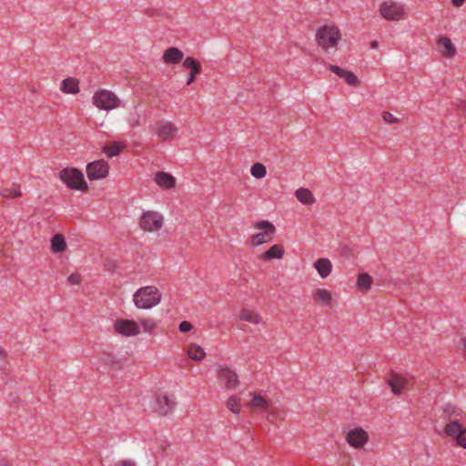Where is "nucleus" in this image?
<instances>
[{"mask_svg": "<svg viewBox=\"0 0 466 466\" xmlns=\"http://www.w3.org/2000/svg\"><path fill=\"white\" fill-rule=\"evenodd\" d=\"M103 360L106 364L110 365L114 369H118L121 366V360H116V358L112 354H105Z\"/></svg>", "mask_w": 466, "mask_h": 466, "instance_id": "35", "label": "nucleus"}, {"mask_svg": "<svg viewBox=\"0 0 466 466\" xmlns=\"http://www.w3.org/2000/svg\"><path fill=\"white\" fill-rule=\"evenodd\" d=\"M270 417H271V414H268V420H271V418H270Z\"/></svg>", "mask_w": 466, "mask_h": 466, "instance_id": "50", "label": "nucleus"}, {"mask_svg": "<svg viewBox=\"0 0 466 466\" xmlns=\"http://www.w3.org/2000/svg\"><path fill=\"white\" fill-rule=\"evenodd\" d=\"M187 354L190 359L197 361L201 360L206 355L204 350L196 344H192L188 347Z\"/></svg>", "mask_w": 466, "mask_h": 466, "instance_id": "29", "label": "nucleus"}, {"mask_svg": "<svg viewBox=\"0 0 466 466\" xmlns=\"http://www.w3.org/2000/svg\"><path fill=\"white\" fill-rule=\"evenodd\" d=\"M161 295L158 289L152 286H147L138 289L134 296L133 300L138 309H148L160 302Z\"/></svg>", "mask_w": 466, "mask_h": 466, "instance_id": "1", "label": "nucleus"}, {"mask_svg": "<svg viewBox=\"0 0 466 466\" xmlns=\"http://www.w3.org/2000/svg\"><path fill=\"white\" fill-rule=\"evenodd\" d=\"M367 433L362 429L351 430L347 434V441L355 448L362 447L367 441Z\"/></svg>", "mask_w": 466, "mask_h": 466, "instance_id": "13", "label": "nucleus"}, {"mask_svg": "<svg viewBox=\"0 0 466 466\" xmlns=\"http://www.w3.org/2000/svg\"><path fill=\"white\" fill-rule=\"evenodd\" d=\"M183 52L177 47L167 48L163 56L167 63H177L183 58Z\"/></svg>", "mask_w": 466, "mask_h": 466, "instance_id": "21", "label": "nucleus"}, {"mask_svg": "<svg viewBox=\"0 0 466 466\" xmlns=\"http://www.w3.org/2000/svg\"><path fill=\"white\" fill-rule=\"evenodd\" d=\"M444 432L456 440L459 446L466 449V429L455 419L446 424Z\"/></svg>", "mask_w": 466, "mask_h": 466, "instance_id": "6", "label": "nucleus"}, {"mask_svg": "<svg viewBox=\"0 0 466 466\" xmlns=\"http://www.w3.org/2000/svg\"><path fill=\"white\" fill-rule=\"evenodd\" d=\"M382 118L385 122L389 124L398 123L399 119L395 117L390 112H382Z\"/></svg>", "mask_w": 466, "mask_h": 466, "instance_id": "37", "label": "nucleus"}, {"mask_svg": "<svg viewBox=\"0 0 466 466\" xmlns=\"http://www.w3.org/2000/svg\"><path fill=\"white\" fill-rule=\"evenodd\" d=\"M284 254V249L281 245L276 244L273 245L269 249H268L263 254L264 259H271V258H281Z\"/></svg>", "mask_w": 466, "mask_h": 466, "instance_id": "27", "label": "nucleus"}, {"mask_svg": "<svg viewBox=\"0 0 466 466\" xmlns=\"http://www.w3.org/2000/svg\"><path fill=\"white\" fill-rule=\"evenodd\" d=\"M192 329H193V326H192V324H191L190 322H188V321H186V320H185V321L180 322V324H179V330H180L181 332L186 333V332L190 331Z\"/></svg>", "mask_w": 466, "mask_h": 466, "instance_id": "39", "label": "nucleus"}, {"mask_svg": "<svg viewBox=\"0 0 466 466\" xmlns=\"http://www.w3.org/2000/svg\"><path fill=\"white\" fill-rule=\"evenodd\" d=\"M438 48L440 52L447 57H451L455 55V47L451 41L447 37L440 38L438 42Z\"/></svg>", "mask_w": 466, "mask_h": 466, "instance_id": "19", "label": "nucleus"}, {"mask_svg": "<svg viewBox=\"0 0 466 466\" xmlns=\"http://www.w3.org/2000/svg\"><path fill=\"white\" fill-rule=\"evenodd\" d=\"M162 224L163 217L157 212H146L140 219L141 228L148 231L158 230L162 227Z\"/></svg>", "mask_w": 466, "mask_h": 466, "instance_id": "7", "label": "nucleus"}, {"mask_svg": "<svg viewBox=\"0 0 466 466\" xmlns=\"http://www.w3.org/2000/svg\"><path fill=\"white\" fill-rule=\"evenodd\" d=\"M0 466H8L7 461L1 460L0 461Z\"/></svg>", "mask_w": 466, "mask_h": 466, "instance_id": "47", "label": "nucleus"}, {"mask_svg": "<svg viewBox=\"0 0 466 466\" xmlns=\"http://www.w3.org/2000/svg\"><path fill=\"white\" fill-rule=\"evenodd\" d=\"M0 195L4 198H15L21 196V192L19 190V187L15 184H13L12 187H0Z\"/></svg>", "mask_w": 466, "mask_h": 466, "instance_id": "30", "label": "nucleus"}, {"mask_svg": "<svg viewBox=\"0 0 466 466\" xmlns=\"http://www.w3.org/2000/svg\"><path fill=\"white\" fill-rule=\"evenodd\" d=\"M141 325L144 328L145 331H147V332H150L155 327L154 322L149 319L142 320Z\"/></svg>", "mask_w": 466, "mask_h": 466, "instance_id": "38", "label": "nucleus"}, {"mask_svg": "<svg viewBox=\"0 0 466 466\" xmlns=\"http://www.w3.org/2000/svg\"><path fill=\"white\" fill-rule=\"evenodd\" d=\"M251 175L256 178H262L267 174L266 167L261 163H255L250 168Z\"/></svg>", "mask_w": 466, "mask_h": 466, "instance_id": "33", "label": "nucleus"}, {"mask_svg": "<svg viewBox=\"0 0 466 466\" xmlns=\"http://www.w3.org/2000/svg\"><path fill=\"white\" fill-rule=\"evenodd\" d=\"M314 268H316L319 276L322 279H325L330 274L332 265L328 258H322L316 260V262L314 263Z\"/></svg>", "mask_w": 466, "mask_h": 466, "instance_id": "18", "label": "nucleus"}, {"mask_svg": "<svg viewBox=\"0 0 466 466\" xmlns=\"http://www.w3.org/2000/svg\"><path fill=\"white\" fill-rule=\"evenodd\" d=\"M270 417H271V414H268V420H271V418H270Z\"/></svg>", "mask_w": 466, "mask_h": 466, "instance_id": "49", "label": "nucleus"}, {"mask_svg": "<svg viewBox=\"0 0 466 466\" xmlns=\"http://www.w3.org/2000/svg\"><path fill=\"white\" fill-rule=\"evenodd\" d=\"M68 282L72 285H77L80 283L81 277L77 273H73L68 277Z\"/></svg>", "mask_w": 466, "mask_h": 466, "instance_id": "40", "label": "nucleus"}, {"mask_svg": "<svg viewBox=\"0 0 466 466\" xmlns=\"http://www.w3.org/2000/svg\"><path fill=\"white\" fill-rule=\"evenodd\" d=\"M79 82L73 77H67L61 82V90L66 94H76L79 92Z\"/></svg>", "mask_w": 466, "mask_h": 466, "instance_id": "20", "label": "nucleus"}, {"mask_svg": "<svg viewBox=\"0 0 466 466\" xmlns=\"http://www.w3.org/2000/svg\"><path fill=\"white\" fill-rule=\"evenodd\" d=\"M372 284V278L367 273H360L358 276L357 285L360 291L367 292Z\"/></svg>", "mask_w": 466, "mask_h": 466, "instance_id": "26", "label": "nucleus"}, {"mask_svg": "<svg viewBox=\"0 0 466 466\" xmlns=\"http://www.w3.org/2000/svg\"><path fill=\"white\" fill-rule=\"evenodd\" d=\"M60 179L70 188L85 191L87 184L83 173L75 167H66L60 171Z\"/></svg>", "mask_w": 466, "mask_h": 466, "instance_id": "3", "label": "nucleus"}, {"mask_svg": "<svg viewBox=\"0 0 466 466\" xmlns=\"http://www.w3.org/2000/svg\"><path fill=\"white\" fill-rule=\"evenodd\" d=\"M130 126L135 127L139 126V116L134 115L129 120Z\"/></svg>", "mask_w": 466, "mask_h": 466, "instance_id": "42", "label": "nucleus"}, {"mask_svg": "<svg viewBox=\"0 0 466 466\" xmlns=\"http://www.w3.org/2000/svg\"><path fill=\"white\" fill-rule=\"evenodd\" d=\"M380 15L387 20H400L403 14V7L396 3H383L380 8Z\"/></svg>", "mask_w": 466, "mask_h": 466, "instance_id": "10", "label": "nucleus"}, {"mask_svg": "<svg viewBox=\"0 0 466 466\" xmlns=\"http://www.w3.org/2000/svg\"><path fill=\"white\" fill-rule=\"evenodd\" d=\"M340 37L339 29L335 25H323L316 33V40L324 50L335 47Z\"/></svg>", "mask_w": 466, "mask_h": 466, "instance_id": "2", "label": "nucleus"}, {"mask_svg": "<svg viewBox=\"0 0 466 466\" xmlns=\"http://www.w3.org/2000/svg\"><path fill=\"white\" fill-rule=\"evenodd\" d=\"M343 78L350 86H355L359 82L358 77L352 72L350 71H345Z\"/></svg>", "mask_w": 466, "mask_h": 466, "instance_id": "36", "label": "nucleus"}, {"mask_svg": "<svg viewBox=\"0 0 466 466\" xmlns=\"http://www.w3.org/2000/svg\"><path fill=\"white\" fill-rule=\"evenodd\" d=\"M248 405L250 408L253 409L267 410L269 408L270 403L267 399L262 397L260 394H253V398Z\"/></svg>", "mask_w": 466, "mask_h": 466, "instance_id": "22", "label": "nucleus"}, {"mask_svg": "<svg viewBox=\"0 0 466 466\" xmlns=\"http://www.w3.org/2000/svg\"><path fill=\"white\" fill-rule=\"evenodd\" d=\"M270 417H271V414H268V420H271V418H270Z\"/></svg>", "mask_w": 466, "mask_h": 466, "instance_id": "48", "label": "nucleus"}, {"mask_svg": "<svg viewBox=\"0 0 466 466\" xmlns=\"http://www.w3.org/2000/svg\"><path fill=\"white\" fill-rule=\"evenodd\" d=\"M118 466H136V463L130 460H124L119 462Z\"/></svg>", "mask_w": 466, "mask_h": 466, "instance_id": "43", "label": "nucleus"}, {"mask_svg": "<svg viewBox=\"0 0 466 466\" xmlns=\"http://www.w3.org/2000/svg\"><path fill=\"white\" fill-rule=\"evenodd\" d=\"M296 198L305 205H311L314 203L315 198L310 190L300 187L295 193Z\"/></svg>", "mask_w": 466, "mask_h": 466, "instance_id": "23", "label": "nucleus"}, {"mask_svg": "<svg viewBox=\"0 0 466 466\" xmlns=\"http://www.w3.org/2000/svg\"><path fill=\"white\" fill-rule=\"evenodd\" d=\"M451 2L454 6L460 7L464 4L465 0H451Z\"/></svg>", "mask_w": 466, "mask_h": 466, "instance_id": "44", "label": "nucleus"}, {"mask_svg": "<svg viewBox=\"0 0 466 466\" xmlns=\"http://www.w3.org/2000/svg\"><path fill=\"white\" fill-rule=\"evenodd\" d=\"M86 172L90 180L104 178L108 174V164L105 160L91 162L86 167Z\"/></svg>", "mask_w": 466, "mask_h": 466, "instance_id": "8", "label": "nucleus"}, {"mask_svg": "<svg viewBox=\"0 0 466 466\" xmlns=\"http://www.w3.org/2000/svg\"><path fill=\"white\" fill-rule=\"evenodd\" d=\"M239 319L244 321L258 324L261 321V317L255 311L243 309L240 311Z\"/></svg>", "mask_w": 466, "mask_h": 466, "instance_id": "25", "label": "nucleus"}, {"mask_svg": "<svg viewBox=\"0 0 466 466\" xmlns=\"http://www.w3.org/2000/svg\"><path fill=\"white\" fill-rule=\"evenodd\" d=\"M227 407L233 413L238 414L240 411L239 400L236 396H230L227 401Z\"/></svg>", "mask_w": 466, "mask_h": 466, "instance_id": "34", "label": "nucleus"}, {"mask_svg": "<svg viewBox=\"0 0 466 466\" xmlns=\"http://www.w3.org/2000/svg\"><path fill=\"white\" fill-rule=\"evenodd\" d=\"M155 132L159 138L165 140L174 137L177 132V127L170 122L161 120L156 124Z\"/></svg>", "mask_w": 466, "mask_h": 466, "instance_id": "12", "label": "nucleus"}, {"mask_svg": "<svg viewBox=\"0 0 466 466\" xmlns=\"http://www.w3.org/2000/svg\"><path fill=\"white\" fill-rule=\"evenodd\" d=\"M387 383L395 395H400L403 390L409 388L410 380L397 372H391L387 379Z\"/></svg>", "mask_w": 466, "mask_h": 466, "instance_id": "11", "label": "nucleus"}, {"mask_svg": "<svg viewBox=\"0 0 466 466\" xmlns=\"http://www.w3.org/2000/svg\"><path fill=\"white\" fill-rule=\"evenodd\" d=\"M329 69L334 73L336 74L337 76H340V77H343V75L345 73L346 70L342 69L341 67L338 66H333V65H329Z\"/></svg>", "mask_w": 466, "mask_h": 466, "instance_id": "41", "label": "nucleus"}, {"mask_svg": "<svg viewBox=\"0 0 466 466\" xmlns=\"http://www.w3.org/2000/svg\"><path fill=\"white\" fill-rule=\"evenodd\" d=\"M6 353L5 351L0 347V360L5 359Z\"/></svg>", "mask_w": 466, "mask_h": 466, "instance_id": "45", "label": "nucleus"}, {"mask_svg": "<svg viewBox=\"0 0 466 466\" xmlns=\"http://www.w3.org/2000/svg\"><path fill=\"white\" fill-rule=\"evenodd\" d=\"M0 369H1V370H4L5 368H4L3 366H1V365H0Z\"/></svg>", "mask_w": 466, "mask_h": 466, "instance_id": "52", "label": "nucleus"}, {"mask_svg": "<svg viewBox=\"0 0 466 466\" xmlns=\"http://www.w3.org/2000/svg\"><path fill=\"white\" fill-rule=\"evenodd\" d=\"M313 298L316 301L321 302L324 305L329 306L331 302V294L324 289H319L315 291Z\"/></svg>", "mask_w": 466, "mask_h": 466, "instance_id": "28", "label": "nucleus"}, {"mask_svg": "<svg viewBox=\"0 0 466 466\" xmlns=\"http://www.w3.org/2000/svg\"><path fill=\"white\" fill-rule=\"evenodd\" d=\"M463 109L466 110V103H463Z\"/></svg>", "mask_w": 466, "mask_h": 466, "instance_id": "51", "label": "nucleus"}, {"mask_svg": "<svg viewBox=\"0 0 466 466\" xmlns=\"http://www.w3.org/2000/svg\"><path fill=\"white\" fill-rule=\"evenodd\" d=\"M51 248L54 253H61L66 248V240L63 235L56 234L51 240Z\"/></svg>", "mask_w": 466, "mask_h": 466, "instance_id": "24", "label": "nucleus"}, {"mask_svg": "<svg viewBox=\"0 0 466 466\" xmlns=\"http://www.w3.org/2000/svg\"><path fill=\"white\" fill-rule=\"evenodd\" d=\"M115 330L126 337L137 335L139 327L137 322L130 319H118L114 323Z\"/></svg>", "mask_w": 466, "mask_h": 466, "instance_id": "9", "label": "nucleus"}, {"mask_svg": "<svg viewBox=\"0 0 466 466\" xmlns=\"http://www.w3.org/2000/svg\"><path fill=\"white\" fill-rule=\"evenodd\" d=\"M123 144H121L120 142H115L112 145L106 146L104 147V151L106 153L108 157H113L115 156H117L123 149Z\"/></svg>", "mask_w": 466, "mask_h": 466, "instance_id": "31", "label": "nucleus"}, {"mask_svg": "<svg viewBox=\"0 0 466 466\" xmlns=\"http://www.w3.org/2000/svg\"><path fill=\"white\" fill-rule=\"evenodd\" d=\"M370 46H371L372 48H377L378 47V42L377 41H373V42H371Z\"/></svg>", "mask_w": 466, "mask_h": 466, "instance_id": "46", "label": "nucleus"}, {"mask_svg": "<svg viewBox=\"0 0 466 466\" xmlns=\"http://www.w3.org/2000/svg\"><path fill=\"white\" fill-rule=\"evenodd\" d=\"M156 183L163 188H172L176 185V178L169 173L159 171L155 175Z\"/></svg>", "mask_w": 466, "mask_h": 466, "instance_id": "16", "label": "nucleus"}, {"mask_svg": "<svg viewBox=\"0 0 466 466\" xmlns=\"http://www.w3.org/2000/svg\"><path fill=\"white\" fill-rule=\"evenodd\" d=\"M93 104L102 110H111L120 104L118 97L109 90H99L93 96Z\"/></svg>", "mask_w": 466, "mask_h": 466, "instance_id": "4", "label": "nucleus"}, {"mask_svg": "<svg viewBox=\"0 0 466 466\" xmlns=\"http://www.w3.org/2000/svg\"><path fill=\"white\" fill-rule=\"evenodd\" d=\"M442 410L445 414L449 416V419L451 420V417L457 418L462 414V410L452 405L451 403H446L442 407Z\"/></svg>", "mask_w": 466, "mask_h": 466, "instance_id": "32", "label": "nucleus"}, {"mask_svg": "<svg viewBox=\"0 0 466 466\" xmlns=\"http://www.w3.org/2000/svg\"><path fill=\"white\" fill-rule=\"evenodd\" d=\"M183 66L190 71L187 80V85L189 86L201 72V65L195 58L188 56L183 61Z\"/></svg>", "mask_w": 466, "mask_h": 466, "instance_id": "15", "label": "nucleus"}, {"mask_svg": "<svg viewBox=\"0 0 466 466\" xmlns=\"http://www.w3.org/2000/svg\"><path fill=\"white\" fill-rule=\"evenodd\" d=\"M219 378L226 382L228 388H235L238 383L237 374L228 368L219 370Z\"/></svg>", "mask_w": 466, "mask_h": 466, "instance_id": "17", "label": "nucleus"}, {"mask_svg": "<svg viewBox=\"0 0 466 466\" xmlns=\"http://www.w3.org/2000/svg\"><path fill=\"white\" fill-rule=\"evenodd\" d=\"M176 402L167 395H158L156 400V409L160 415L169 413L175 408Z\"/></svg>", "mask_w": 466, "mask_h": 466, "instance_id": "14", "label": "nucleus"}, {"mask_svg": "<svg viewBox=\"0 0 466 466\" xmlns=\"http://www.w3.org/2000/svg\"><path fill=\"white\" fill-rule=\"evenodd\" d=\"M255 228L262 231L252 236L251 244L253 246H259L271 240L275 232V227L271 222L261 220L256 224Z\"/></svg>", "mask_w": 466, "mask_h": 466, "instance_id": "5", "label": "nucleus"}]
</instances>
